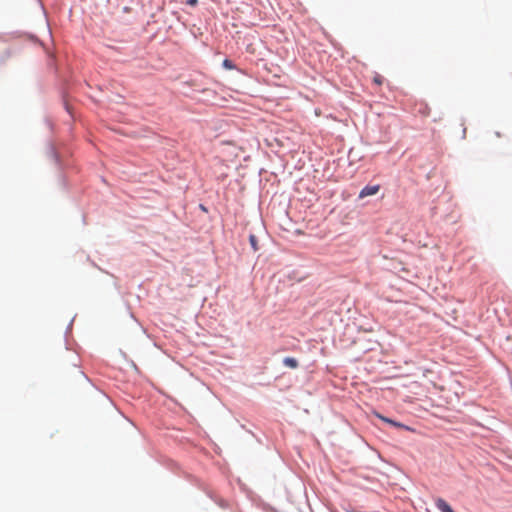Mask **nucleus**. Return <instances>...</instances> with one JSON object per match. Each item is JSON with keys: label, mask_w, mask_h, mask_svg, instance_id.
Masks as SVG:
<instances>
[{"label": "nucleus", "mask_w": 512, "mask_h": 512, "mask_svg": "<svg viewBox=\"0 0 512 512\" xmlns=\"http://www.w3.org/2000/svg\"><path fill=\"white\" fill-rule=\"evenodd\" d=\"M380 190V185H368L365 186L359 193V198L363 199L368 196L377 194Z\"/></svg>", "instance_id": "f257e3e1"}, {"label": "nucleus", "mask_w": 512, "mask_h": 512, "mask_svg": "<svg viewBox=\"0 0 512 512\" xmlns=\"http://www.w3.org/2000/svg\"><path fill=\"white\" fill-rule=\"evenodd\" d=\"M435 505L441 512H454L451 506L442 498H437Z\"/></svg>", "instance_id": "f03ea898"}, {"label": "nucleus", "mask_w": 512, "mask_h": 512, "mask_svg": "<svg viewBox=\"0 0 512 512\" xmlns=\"http://www.w3.org/2000/svg\"><path fill=\"white\" fill-rule=\"evenodd\" d=\"M379 418H380L382 421H384V422H386V423H388V424H390V425H393V426H395V427H397V428L409 429V428H408L407 426H405L404 424L399 423V422H396V421H394V420H392V419H389V418H387V417L379 416Z\"/></svg>", "instance_id": "7ed1b4c3"}, {"label": "nucleus", "mask_w": 512, "mask_h": 512, "mask_svg": "<svg viewBox=\"0 0 512 512\" xmlns=\"http://www.w3.org/2000/svg\"><path fill=\"white\" fill-rule=\"evenodd\" d=\"M283 363L285 366H287L291 369H295L298 367V361L293 357L284 358Z\"/></svg>", "instance_id": "20e7f679"}, {"label": "nucleus", "mask_w": 512, "mask_h": 512, "mask_svg": "<svg viewBox=\"0 0 512 512\" xmlns=\"http://www.w3.org/2000/svg\"><path fill=\"white\" fill-rule=\"evenodd\" d=\"M223 67L228 69V70H232V69H235V65L233 64V62L229 59H225L223 61Z\"/></svg>", "instance_id": "39448f33"}, {"label": "nucleus", "mask_w": 512, "mask_h": 512, "mask_svg": "<svg viewBox=\"0 0 512 512\" xmlns=\"http://www.w3.org/2000/svg\"><path fill=\"white\" fill-rule=\"evenodd\" d=\"M373 82L377 85H381L383 83V77L379 74H376L373 78Z\"/></svg>", "instance_id": "423d86ee"}, {"label": "nucleus", "mask_w": 512, "mask_h": 512, "mask_svg": "<svg viewBox=\"0 0 512 512\" xmlns=\"http://www.w3.org/2000/svg\"><path fill=\"white\" fill-rule=\"evenodd\" d=\"M250 242H251V245L254 248V250H257V240L254 235L250 236Z\"/></svg>", "instance_id": "0eeeda50"}, {"label": "nucleus", "mask_w": 512, "mask_h": 512, "mask_svg": "<svg viewBox=\"0 0 512 512\" xmlns=\"http://www.w3.org/2000/svg\"><path fill=\"white\" fill-rule=\"evenodd\" d=\"M197 3V0H187V4L189 5H195Z\"/></svg>", "instance_id": "6e6552de"}]
</instances>
